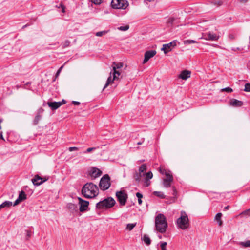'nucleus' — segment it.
<instances>
[{
  "label": "nucleus",
  "mask_w": 250,
  "mask_h": 250,
  "mask_svg": "<svg viewBox=\"0 0 250 250\" xmlns=\"http://www.w3.org/2000/svg\"><path fill=\"white\" fill-rule=\"evenodd\" d=\"M82 193L85 198H94L98 195L99 189L97 185L93 183H87L83 187Z\"/></svg>",
  "instance_id": "f257e3e1"
},
{
  "label": "nucleus",
  "mask_w": 250,
  "mask_h": 250,
  "mask_svg": "<svg viewBox=\"0 0 250 250\" xmlns=\"http://www.w3.org/2000/svg\"><path fill=\"white\" fill-rule=\"evenodd\" d=\"M155 226L156 230L161 233L166 232L167 228L166 218L163 214L159 213L155 217Z\"/></svg>",
  "instance_id": "f03ea898"
},
{
  "label": "nucleus",
  "mask_w": 250,
  "mask_h": 250,
  "mask_svg": "<svg viewBox=\"0 0 250 250\" xmlns=\"http://www.w3.org/2000/svg\"><path fill=\"white\" fill-rule=\"evenodd\" d=\"M115 204V201L113 198L108 197L97 203L96 208L99 209L109 208L112 207Z\"/></svg>",
  "instance_id": "7ed1b4c3"
},
{
  "label": "nucleus",
  "mask_w": 250,
  "mask_h": 250,
  "mask_svg": "<svg viewBox=\"0 0 250 250\" xmlns=\"http://www.w3.org/2000/svg\"><path fill=\"white\" fill-rule=\"evenodd\" d=\"M177 224L178 227L182 229H185L189 227V219L187 214L184 211H181L180 217L177 220Z\"/></svg>",
  "instance_id": "20e7f679"
},
{
  "label": "nucleus",
  "mask_w": 250,
  "mask_h": 250,
  "mask_svg": "<svg viewBox=\"0 0 250 250\" xmlns=\"http://www.w3.org/2000/svg\"><path fill=\"white\" fill-rule=\"evenodd\" d=\"M110 178L107 174L104 175L101 179L99 183V187L101 190H105L110 187Z\"/></svg>",
  "instance_id": "39448f33"
},
{
  "label": "nucleus",
  "mask_w": 250,
  "mask_h": 250,
  "mask_svg": "<svg viewBox=\"0 0 250 250\" xmlns=\"http://www.w3.org/2000/svg\"><path fill=\"white\" fill-rule=\"evenodd\" d=\"M111 5L114 9H125L128 5L126 0H112Z\"/></svg>",
  "instance_id": "423d86ee"
},
{
  "label": "nucleus",
  "mask_w": 250,
  "mask_h": 250,
  "mask_svg": "<svg viewBox=\"0 0 250 250\" xmlns=\"http://www.w3.org/2000/svg\"><path fill=\"white\" fill-rule=\"evenodd\" d=\"M116 196L121 206H124L126 204L128 196L124 191H117Z\"/></svg>",
  "instance_id": "0eeeda50"
},
{
  "label": "nucleus",
  "mask_w": 250,
  "mask_h": 250,
  "mask_svg": "<svg viewBox=\"0 0 250 250\" xmlns=\"http://www.w3.org/2000/svg\"><path fill=\"white\" fill-rule=\"evenodd\" d=\"M177 42L176 40H174L167 44H163L161 50L164 51L165 54H167L171 51L172 48L176 46Z\"/></svg>",
  "instance_id": "6e6552de"
},
{
  "label": "nucleus",
  "mask_w": 250,
  "mask_h": 250,
  "mask_svg": "<svg viewBox=\"0 0 250 250\" xmlns=\"http://www.w3.org/2000/svg\"><path fill=\"white\" fill-rule=\"evenodd\" d=\"M112 66L113 70V74H114V79H118V76H119L120 75V73L119 71H117L116 69L122 68L123 66V63L121 62L116 63L115 62H113Z\"/></svg>",
  "instance_id": "1a4fd4ad"
},
{
  "label": "nucleus",
  "mask_w": 250,
  "mask_h": 250,
  "mask_svg": "<svg viewBox=\"0 0 250 250\" xmlns=\"http://www.w3.org/2000/svg\"><path fill=\"white\" fill-rule=\"evenodd\" d=\"M78 199L79 200V204L80 205V211L81 212H83L87 210L89 205V202L85 201L80 197H78Z\"/></svg>",
  "instance_id": "9d476101"
},
{
  "label": "nucleus",
  "mask_w": 250,
  "mask_h": 250,
  "mask_svg": "<svg viewBox=\"0 0 250 250\" xmlns=\"http://www.w3.org/2000/svg\"><path fill=\"white\" fill-rule=\"evenodd\" d=\"M47 179L43 178L39 176L38 175H36L35 176L34 178L32 179V182L34 185L38 186L42 184L43 182L47 181Z\"/></svg>",
  "instance_id": "9b49d317"
},
{
  "label": "nucleus",
  "mask_w": 250,
  "mask_h": 250,
  "mask_svg": "<svg viewBox=\"0 0 250 250\" xmlns=\"http://www.w3.org/2000/svg\"><path fill=\"white\" fill-rule=\"evenodd\" d=\"M156 54V51L154 50L147 51L145 53V57L143 63H146L151 58L153 57Z\"/></svg>",
  "instance_id": "f8f14e48"
},
{
  "label": "nucleus",
  "mask_w": 250,
  "mask_h": 250,
  "mask_svg": "<svg viewBox=\"0 0 250 250\" xmlns=\"http://www.w3.org/2000/svg\"><path fill=\"white\" fill-rule=\"evenodd\" d=\"M203 38L206 40L216 41L218 39V37L213 32H209L205 33L203 35Z\"/></svg>",
  "instance_id": "ddd939ff"
},
{
  "label": "nucleus",
  "mask_w": 250,
  "mask_h": 250,
  "mask_svg": "<svg viewBox=\"0 0 250 250\" xmlns=\"http://www.w3.org/2000/svg\"><path fill=\"white\" fill-rule=\"evenodd\" d=\"M173 178L172 175H167L166 178L163 179V184L164 187L167 188L171 186V183L173 181Z\"/></svg>",
  "instance_id": "4468645a"
},
{
  "label": "nucleus",
  "mask_w": 250,
  "mask_h": 250,
  "mask_svg": "<svg viewBox=\"0 0 250 250\" xmlns=\"http://www.w3.org/2000/svg\"><path fill=\"white\" fill-rule=\"evenodd\" d=\"M26 199V195L25 192L21 191L18 196V198L15 200L13 206H15L18 205L20 202Z\"/></svg>",
  "instance_id": "2eb2a0df"
},
{
  "label": "nucleus",
  "mask_w": 250,
  "mask_h": 250,
  "mask_svg": "<svg viewBox=\"0 0 250 250\" xmlns=\"http://www.w3.org/2000/svg\"><path fill=\"white\" fill-rule=\"evenodd\" d=\"M191 72L188 70H184L179 75V78L186 80L190 77Z\"/></svg>",
  "instance_id": "dca6fc26"
},
{
  "label": "nucleus",
  "mask_w": 250,
  "mask_h": 250,
  "mask_svg": "<svg viewBox=\"0 0 250 250\" xmlns=\"http://www.w3.org/2000/svg\"><path fill=\"white\" fill-rule=\"evenodd\" d=\"M90 173L92 177L97 178L102 174V171L96 167H92L91 169Z\"/></svg>",
  "instance_id": "f3484780"
},
{
  "label": "nucleus",
  "mask_w": 250,
  "mask_h": 250,
  "mask_svg": "<svg viewBox=\"0 0 250 250\" xmlns=\"http://www.w3.org/2000/svg\"><path fill=\"white\" fill-rule=\"evenodd\" d=\"M47 105L53 110H56L61 106V104L58 102H48Z\"/></svg>",
  "instance_id": "a211bd4d"
},
{
  "label": "nucleus",
  "mask_w": 250,
  "mask_h": 250,
  "mask_svg": "<svg viewBox=\"0 0 250 250\" xmlns=\"http://www.w3.org/2000/svg\"><path fill=\"white\" fill-rule=\"evenodd\" d=\"M230 105L233 107H241L243 105V102L237 99H232L230 101Z\"/></svg>",
  "instance_id": "6ab92c4d"
},
{
  "label": "nucleus",
  "mask_w": 250,
  "mask_h": 250,
  "mask_svg": "<svg viewBox=\"0 0 250 250\" xmlns=\"http://www.w3.org/2000/svg\"><path fill=\"white\" fill-rule=\"evenodd\" d=\"M67 207L70 212L73 213L78 211L77 205L73 203H68Z\"/></svg>",
  "instance_id": "aec40b11"
},
{
  "label": "nucleus",
  "mask_w": 250,
  "mask_h": 250,
  "mask_svg": "<svg viewBox=\"0 0 250 250\" xmlns=\"http://www.w3.org/2000/svg\"><path fill=\"white\" fill-rule=\"evenodd\" d=\"M222 214L221 213H218L215 216V220H216L219 226H222L223 225L222 221L221 220V217Z\"/></svg>",
  "instance_id": "412c9836"
},
{
  "label": "nucleus",
  "mask_w": 250,
  "mask_h": 250,
  "mask_svg": "<svg viewBox=\"0 0 250 250\" xmlns=\"http://www.w3.org/2000/svg\"><path fill=\"white\" fill-rule=\"evenodd\" d=\"M116 79H114V77L113 79L111 78V76L110 75L107 79L106 83L105 84V85L103 89H104L106 88L110 83H111L114 80H116Z\"/></svg>",
  "instance_id": "4be33fe9"
},
{
  "label": "nucleus",
  "mask_w": 250,
  "mask_h": 250,
  "mask_svg": "<svg viewBox=\"0 0 250 250\" xmlns=\"http://www.w3.org/2000/svg\"><path fill=\"white\" fill-rule=\"evenodd\" d=\"M143 176V174H140V172H136L134 175V178L136 181L139 182L141 180V177Z\"/></svg>",
  "instance_id": "5701e85b"
},
{
  "label": "nucleus",
  "mask_w": 250,
  "mask_h": 250,
  "mask_svg": "<svg viewBox=\"0 0 250 250\" xmlns=\"http://www.w3.org/2000/svg\"><path fill=\"white\" fill-rule=\"evenodd\" d=\"M143 240L147 245H149L151 243V240L147 234L144 235Z\"/></svg>",
  "instance_id": "b1692460"
},
{
  "label": "nucleus",
  "mask_w": 250,
  "mask_h": 250,
  "mask_svg": "<svg viewBox=\"0 0 250 250\" xmlns=\"http://www.w3.org/2000/svg\"><path fill=\"white\" fill-rule=\"evenodd\" d=\"M42 118V116L40 115L39 114H37L35 117V119L33 120V125H37L38 124L39 121Z\"/></svg>",
  "instance_id": "393cba45"
},
{
  "label": "nucleus",
  "mask_w": 250,
  "mask_h": 250,
  "mask_svg": "<svg viewBox=\"0 0 250 250\" xmlns=\"http://www.w3.org/2000/svg\"><path fill=\"white\" fill-rule=\"evenodd\" d=\"M2 207L9 208L12 205V202L9 201H6L1 204Z\"/></svg>",
  "instance_id": "a878e982"
},
{
  "label": "nucleus",
  "mask_w": 250,
  "mask_h": 250,
  "mask_svg": "<svg viewBox=\"0 0 250 250\" xmlns=\"http://www.w3.org/2000/svg\"><path fill=\"white\" fill-rule=\"evenodd\" d=\"M146 170V166L145 164L142 165L139 169V172L140 174H143Z\"/></svg>",
  "instance_id": "bb28decb"
},
{
  "label": "nucleus",
  "mask_w": 250,
  "mask_h": 250,
  "mask_svg": "<svg viewBox=\"0 0 250 250\" xmlns=\"http://www.w3.org/2000/svg\"><path fill=\"white\" fill-rule=\"evenodd\" d=\"M239 244L243 247H250V240H247L245 242H241Z\"/></svg>",
  "instance_id": "cd10ccee"
},
{
  "label": "nucleus",
  "mask_w": 250,
  "mask_h": 250,
  "mask_svg": "<svg viewBox=\"0 0 250 250\" xmlns=\"http://www.w3.org/2000/svg\"><path fill=\"white\" fill-rule=\"evenodd\" d=\"M143 176H146V179H147V180H149L151 179L153 177V174L151 171H149L146 173H143Z\"/></svg>",
  "instance_id": "c85d7f7f"
},
{
  "label": "nucleus",
  "mask_w": 250,
  "mask_h": 250,
  "mask_svg": "<svg viewBox=\"0 0 250 250\" xmlns=\"http://www.w3.org/2000/svg\"><path fill=\"white\" fill-rule=\"evenodd\" d=\"M136 225V223L128 224L126 226V229L130 231Z\"/></svg>",
  "instance_id": "c756f323"
},
{
  "label": "nucleus",
  "mask_w": 250,
  "mask_h": 250,
  "mask_svg": "<svg viewBox=\"0 0 250 250\" xmlns=\"http://www.w3.org/2000/svg\"><path fill=\"white\" fill-rule=\"evenodd\" d=\"M153 194L157 196H158V197H161V198H165V195L164 194V193L162 192H160V191H154L153 192Z\"/></svg>",
  "instance_id": "7c9ffc66"
},
{
  "label": "nucleus",
  "mask_w": 250,
  "mask_h": 250,
  "mask_svg": "<svg viewBox=\"0 0 250 250\" xmlns=\"http://www.w3.org/2000/svg\"><path fill=\"white\" fill-rule=\"evenodd\" d=\"M240 215H244L246 216H250V208L244 210L242 213H240Z\"/></svg>",
  "instance_id": "2f4dec72"
},
{
  "label": "nucleus",
  "mask_w": 250,
  "mask_h": 250,
  "mask_svg": "<svg viewBox=\"0 0 250 250\" xmlns=\"http://www.w3.org/2000/svg\"><path fill=\"white\" fill-rule=\"evenodd\" d=\"M99 147H89V148H88L85 151H84L83 153H90L91 152H92V151L93 150H96L97 148H99Z\"/></svg>",
  "instance_id": "473e14b6"
},
{
  "label": "nucleus",
  "mask_w": 250,
  "mask_h": 250,
  "mask_svg": "<svg viewBox=\"0 0 250 250\" xmlns=\"http://www.w3.org/2000/svg\"><path fill=\"white\" fill-rule=\"evenodd\" d=\"M167 243L166 242H160V247L162 250H167L166 246Z\"/></svg>",
  "instance_id": "72a5a7b5"
},
{
  "label": "nucleus",
  "mask_w": 250,
  "mask_h": 250,
  "mask_svg": "<svg viewBox=\"0 0 250 250\" xmlns=\"http://www.w3.org/2000/svg\"><path fill=\"white\" fill-rule=\"evenodd\" d=\"M129 26L126 25L125 26L119 27H118V29L121 31H125L129 29Z\"/></svg>",
  "instance_id": "f704fd0d"
},
{
  "label": "nucleus",
  "mask_w": 250,
  "mask_h": 250,
  "mask_svg": "<svg viewBox=\"0 0 250 250\" xmlns=\"http://www.w3.org/2000/svg\"><path fill=\"white\" fill-rule=\"evenodd\" d=\"M196 41L193 40H187L184 41V43L185 44H189L191 43H196Z\"/></svg>",
  "instance_id": "c9c22d12"
},
{
  "label": "nucleus",
  "mask_w": 250,
  "mask_h": 250,
  "mask_svg": "<svg viewBox=\"0 0 250 250\" xmlns=\"http://www.w3.org/2000/svg\"><path fill=\"white\" fill-rule=\"evenodd\" d=\"M221 92H227L228 93H230L233 91V90L232 88L230 87H226L224 88H223L221 90Z\"/></svg>",
  "instance_id": "e433bc0d"
},
{
  "label": "nucleus",
  "mask_w": 250,
  "mask_h": 250,
  "mask_svg": "<svg viewBox=\"0 0 250 250\" xmlns=\"http://www.w3.org/2000/svg\"><path fill=\"white\" fill-rule=\"evenodd\" d=\"M107 33V31H102L97 32L96 33V36H98V37H101V36H102L103 35Z\"/></svg>",
  "instance_id": "4c0bfd02"
},
{
  "label": "nucleus",
  "mask_w": 250,
  "mask_h": 250,
  "mask_svg": "<svg viewBox=\"0 0 250 250\" xmlns=\"http://www.w3.org/2000/svg\"><path fill=\"white\" fill-rule=\"evenodd\" d=\"M244 90L246 92H250V83H247L245 84Z\"/></svg>",
  "instance_id": "58836bf2"
},
{
  "label": "nucleus",
  "mask_w": 250,
  "mask_h": 250,
  "mask_svg": "<svg viewBox=\"0 0 250 250\" xmlns=\"http://www.w3.org/2000/svg\"><path fill=\"white\" fill-rule=\"evenodd\" d=\"M104 0H91V1L96 5H99L103 2Z\"/></svg>",
  "instance_id": "ea45409f"
},
{
  "label": "nucleus",
  "mask_w": 250,
  "mask_h": 250,
  "mask_svg": "<svg viewBox=\"0 0 250 250\" xmlns=\"http://www.w3.org/2000/svg\"><path fill=\"white\" fill-rule=\"evenodd\" d=\"M160 172L162 174H165L166 175V176L167 177V175H171L168 172H167L166 169H160Z\"/></svg>",
  "instance_id": "a19ab883"
},
{
  "label": "nucleus",
  "mask_w": 250,
  "mask_h": 250,
  "mask_svg": "<svg viewBox=\"0 0 250 250\" xmlns=\"http://www.w3.org/2000/svg\"><path fill=\"white\" fill-rule=\"evenodd\" d=\"M175 20L174 18H169L167 20V23L169 24H172Z\"/></svg>",
  "instance_id": "79ce46f5"
},
{
  "label": "nucleus",
  "mask_w": 250,
  "mask_h": 250,
  "mask_svg": "<svg viewBox=\"0 0 250 250\" xmlns=\"http://www.w3.org/2000/svg\"><path fill=\"white\" fill-rule=\"evenodd\" d=\"M63 67V66L62 65L58 69L55 75L56 78H57L59 76L60 73H61Z\"/></svg>",
  "instance_id": "37998d69"
},
{
  "label": "nucleus",
  "mask_w": 250,
  "mask_h": 250,
  "mask_svg": "<svg viewBox=\"0 0 250 250\" xmlns=\"http://www.w3.org/2000/svg\"><path fill=\"white\" fill-rule=\"evenodd\" d=\"M150 185V182L149 181V180H147V179H145V186L147 187H148Z\"/></svg>",
  "instance_id": "c03bdc74"
},
{
  "label": "nucleus",
  "mask_w": 250,
  "mask_h": 250,
  "mask_svg": "<svg viewBox=\"0 0 250 250\" xmlns=\"http://www.w3.org/2000/svg\"><path fill=\"white\" fill-rule=\"evenodd\" d=\"M60 7H61L62 12L64 13L65 12V8L64 5H63L62 3H61L60 4V6L58 7V8H60Z\"/></svg>",
  "instance_id": "a18cd8bd"
},
{
  "label": "nucleus",
  "mask_w": 250,
  "mask_h": 250,
  "mask_svg": "<svg viewBox=\"0 0 250 250\" xmlns=\"http://www.w3.org/2000/svg\"><path fill=\"white\" fill-rule=\"evenodd\" d=\"M223 2L221 0H217V1H215L214 2V4L215 5H221L222 4Z\"/></svg>",
  "instance_id": "49530a36"
},
{
  "label": "nucleus",
  "mask_w": 250,
  "mask_h": 250,
  "mask_svg": "<svg viewBox=\"0 0 250 250\" xmlns=\"http://www.w3.org/2000/svg\"><path fill=\"white\" fill-rule=\"evenodd\" d=\"M79 148L77 147H70L69 148V150L70 151H73L74 150H78Z\"/></svg>",
  "instance_id": "de8ad7c7"
},
{
  "label": "nucleus",
  "mask_w": 250,
  "mask_h": 250,
  "mask_svg": "<svg viewBox=\"0 0 250 250\" xmlns=\"http://www.w3.org/2000/svg\"><path fill=\"white\" fill-rule=\"evenodd\" d=\"M136 195L138 199L142 198L143 197V195L139 192L136 193Z\"/></svg>",
  "instance_id": "09e8293b"
},
{
  "label": "nucleus",
  "mask_w": 250,
  "mask_h": 250,
  "mask_svg": "<svg viewBox=\"0 0 250 250\" xmlns=\"http://www.w3.org/2000/svg\"><path fill=\"white\" fill-rule=\"evenodd\" d=\"M231 50L232 51H237V50H241L242 49H241L239 47H232L231 48Z\"/></svg>",
  "instance_id": "8fccbe9b"
},
{
  "label": "nucleus",
  "mask_w": 250,
  "mask_h": 250,
  "mask_svg": "<svg viewBox=\"0 0 250 250\" xmlns=\"http://www.w3.org/2000/svg\"><path fill=\"white\" fill-rule=\"evenodd\" d=\"M172 190H173V196H175L177 193L176 189L174 187L172 188Z\"/></svg>",
  "instance_id": "3c124183"
},
{
  "label": "nucleus",
  "mask_w": 250,
  "mask_h": 250,
  "mask_svg": "<svg viewBox=\"0 0 250 250\" xmlns=\"http://www.w3.org/2000/svg\"><path fill=\"white\" fill-rule=\"evenodd\" d=\"M72 104L75 105H78L80 104V103L78 101H73Z\"/></svg>",
  "instance_id": "603ef678"
},
{
  "label": "nucleus",
  "mask_w": 250,
  "mask_h": 250,
  "mask_svg": "<svg viewBox=\"0 0 250 250\" xmlns=\"http://www.w3.org/2000/svg\"><path fill=\"white\" fill-rule=\"evenodd\" d=\"M58 103H60L61 104V105H62L63 104H65L66 103V101L64 100H62L61 102H58Z\"/></svg>",
  "instance_id": "864d4df0"
},
{
  "label": "nucleus",
  "mask_w": 250,
  "mask_h": 250,
  "mask_svg": "<svg viewBox=\"0 0 250 250\" xmlns=\"http://www.w3.org/2000/svg\"><path fill=\"white\" fill-rule=\"evenodd\" d=\"M155 0H145V2L146 3L148 2H152L154 1Z\"/></svg>",
  "instance_id": "5fc2aeb1"
},
{
  "label": "nucleus",
  "mask_w": 250,
  "mask_h": 250,
  "mask_svg": "<svg viewBox=\"0 0 250 250\" xmlns=\"http://www.w3.org/2000/svg\"><path fill=\"white\" fill-rule=\"evenodd\" d=\"M31 236V232L30 231H28L27 232V237L29 238Z\"/></svg>",
  "instance_id": "6e6d98bb"
},
{
  "label": "nucleus",
  "mask_w": 250,
  "mask_h": 250,
  "mask_svg": "<svg viewBox=\"0 0 250 250\" xmlns=\"http://www.w3.org/2000/svg\"><path fill=\"white\" fill-rule=\"evenodd\" d=\"M0 139H2V140H4V138H3V136H2V132H1L0 133Z\"/></svg>",
  "instance_id": "4d7b16f0"
},
{
  "label": "nucleus",
  "mask_w": 250,
  "mask_h": 250,
  "mask_svg": "<svg viewBox=\"0 0 250 250\" xmlns=\"http://www.w3.org/2000/svg\"><path fill=\"white\" fill-rule=\"evenodd\" d=\"M142 203V201L141 200V198L138 199V203L139 205H141Z\"/></svg>",
  "instance_id": "13d9d810"
},
{
  "label": "nucleus",
  "mask_w": 250,
  "mask_h": 250,
  "mask_svg": "<svg viewBox=\"0 0 250 250\" xmlns=\"http://www.w3.org/2000/svg\"><path fill=\"white\" fill-rule=\"evenodd\" d=\"M241 2L246 3L247 2V0H239Z\"/></svg>",
  "instance_id": "bf43d9fd"
},
{
  "label": "nucleus",
  "mask_w": 250,
  "mask_h": 250,
  "mask_svg": "<svg viewBox=\"0 0 250 250\" xmlns=\"http://www.w3.org/2000/svg\"><path fill=\"white\" fill-rule=\"evenodd\" d=\"M229 38L230 39H231V40H233V39H234V36H233V35H230L229 36Z\"/></svg>",
  "instance_id": "052dcab7"
},
{
  "label": "nucleus",
  "mask_w": 250,
  "mask_h": 250,
  "mask_svg": "<svg viewBox=\"0 0 250 250\" xmlns=\"http://www.w3.org/2000/svg\"><path fill=\"white\" fill-rule=\"evenodd\" d=\"M229 208V206H226V207H225L224 208V210H226L228 209Z\"/></svg>",
  "instance_id": "680f3d73"
},
{
  "label": "nucleus",
  "mask_w": 250,
  "mask_h": 250,
  "mask_svg": "<svg viewBox=\"0 0 250 250\" xmlns=\"http://www.w3.org/2000/svg\"><path fill=\"white\" fill-rule=\"evenodd\" d=\"M69 43V41H66L65 44H66V45H68Z\"/></svg>",
  "instance_id": "e2e57ef3"
},
{
  "label": "nucleus",
  "mask_w": 250,
  "mask_h": 250,
  "mask_svg": "<svg viewBox=\"0 0 250 250\" xmlns=\"http://www.w3.org/2000/svg\"><path fill=\"white\" fill-rule=\"evenodd\" d=\"M142 144V142H138V143H137V144L138 145H141Z\"/></svg>",
  "instance_id": "0e129e2a"
},
{
  "label": "nucleus",
  "mask_w": 250,
  "mask_h": 250,
  "mask_svg": "<svg viewBox=\"0 0 250 250\" xmlns=\"http://www.w3.org/2000/svg\"><path fill=\"white\" fill-rule=\"evenodd\" d=\"M28 26V24H26V25H24V26H23V28H25V27H27V26Z\"/></svg>",
  "instance_id": "69168bd1"
},
{
  "label": "nucleus",
  "mask_w": 250,
  "mask_h": 250,
  "mask_svg": "<svg viewBox=\"0 0 250 250\" xmlns=\"http://www.w3.org/2000/svg\"><path fill=\"white\" fill-rule=\"evenodd\" d=\"M3 208L2 207V205H0V209H1V208Z\"/></svg>",
  "instance_id": "338daca9"
},
{
  "label": "nucleus",
  "mask_w": 250,
  "mask_h": 250,
  "mask_svg": "<svg viewBox=\"0 0 250 250\" xmlns=\"http://www.w3.org/2000/svg\"><path fill=\"white\" fill-rule=\"evenodd\" d=\"M159 238L160 239H161V238H162L161 235H159Z\"/></svg>",
  "instance_id": "774afa93"
}]
</instances>
